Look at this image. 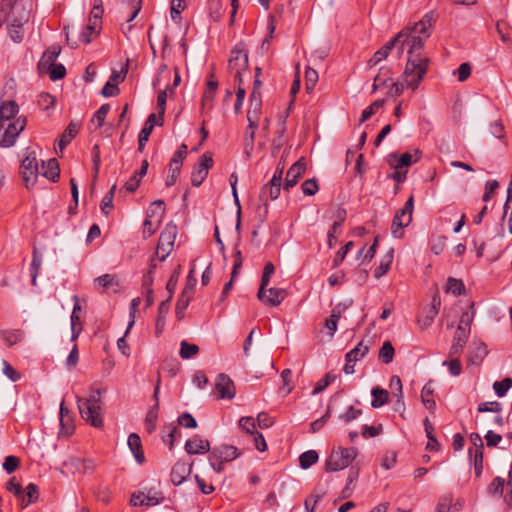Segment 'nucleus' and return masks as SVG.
Segmentation results:
<instances>
[{"label": "nucleus", "instance_id": "40", "mask_svg": "<svg viewBox=\"0 0 512 512\" xmlns=\"http://www.w3.org/2000/svg\"><path fill=\"white\" fill-rule=\"evenodd\" d=\"M274 272H275V266L273 265V263H271V262L266 263L264 266L260 287H259V290L257 293L258 299H262L263 291H266V287L268 286V284L270 282V278L274 274Z\"/></svg>", "mask_w": 512, "mask_h": 512}, {"label": "nucleus", "instance_id": "37", "mask_svg": "<svg viewBox=\"0 0 512 512\" xmlns=\"http://www.w3.org/2000/svg\"><path fill=\"white\" fill-rule=\"evenodd\" d=\"M372 401L371 406L373 408H380L388 402L389 393L387 390L381 387H373L371 390Z\"/></svg>", "mask_w": 512, "mask_h": 512}, {"label": "nucleus", "instance_id": "39", "mask_svg": "<svg viewBox=\"0 0 512 512\" xmlns=\"http://www.w3.org/2000/svg\"><path fill=\"white\" fill-rule=\"evenodd\" d=\"M470 461L473 463L476 478H480L483 472V451L469 449Z\"/></svg>", "mask_w": 512, "mask_h": 512}, {"label": "nucleus", "instance_id": "1", "mask_svg": "<svg viewBox=\"0 0 512 512\" xmlns=\"http://www.w3.org/2000/svg\"><path fill=\"white\" fill-rule=\"evenodd\" d=\"M101 397L102 390L92 388L87 398L77 396L76 401L82 419L95 428L103 426V418L101 415Z\"/></svg>", "mask_w": 512, "mask_h": 512}, {"label": "nucleus", "instance_id": "61", "mask_svg": "<svg viewBox=\"0 0 512 512\" xmlns=\"http://www.w3.org/2000/svg\"><path fill=\"white\" fill-rule=\"evenodd\" d=\"M261 112V106L251 105L247 112V120L250 123V128H258V119Z\"/></svg>", "mask_w": 512, "mask_h": 512}, {"label": "nucleus", "instance_id": "22", "mask_svg": "<svg viewBox=\"0 0 512 512\" xmlns=\"http://www.w3.org/2000/svg\"><path fill=\"white\" fill-rule=\"evenodd\" d=\"M60 54V48L56 46L49 47L42 55L38 62V70L40 73H46L56 63V59Z\"/></svg>", "mask_w": 512, "mask_h": 512}, {"label": "nucleus", "instance_id": "3", "mask_svg": "<svg viewBox=\"0 0 512 512\" xmlns=\"http://www.w3.org/2000/svg\"><path fill=\"white\" fill-rule=\"evenodd\" d=\"M248 69V53L242 44L236 45L228 60V71L234 78V84H242V73Z\"/></svg>", "mask_w": 512, "mask_h": 512}, {"label": "nucleus", "instance_id": "47", "mask_svg": "<svg viewBox=\"0 0 512 512\" xmlns=\"http://www.w3.org/2000/svg\"><path fill=\"white\" fill-rule=\"evenodd\" d=\"M384 104V99H378L371 103L366 109L363 110L360 118V124L370 119L380 108L384 106Z\"/></svg>", "mask_w": 512, "mask_h": 512}, {"label": "nucleus", "instance_id": "16", "mask_svg": "<svg viewBox=\"0 0 512 512\" xmlns=\"http://www.w3.org/2000/svg\"><path fill=\"white\" fill-rule=\"evenodd\" d=\"M185 451L190 455H203L210 452V442L195 434L188 439L184 446Z\"/></svg>", "mask_w": 512, "mask_h": 512}, {"label": "nucleus", "instance_id": "12", "mask_svg": "<svg viewBox=\"0 0 512 512\" xmlns=\"http://www.w3.org/2000/svg\"><path fill=\"white\" fill-rule=\"evenodd\" d=\"M213 163V157L210 152H205L200 157L199 162L193 167L191 173V184L193 186L199 187L203 183Z\"/></svg>", "mask_w": 512, "mask_h": 512}, {"label": "nucleus", "instance_id": "53", "mask_svg": "<svg viewBox=\"0 0 512 512\" xmlns=\"http://www.w3.org/2000/svg\"><path fill=\"white\" fill-rule=\"evenodd\" d=\"M512 387V378L506 377L501 381H495L493 389L498 397H504L507 391Z\"/></svg>", "mask_w": 512, "mask_h": 512}, {"label": "nucleus", "instance_id": "56", "mask_svg": "<svg viewBox=\"0 0 512 512\" xmlns=\"http://www.w3.org/2000/svg\"><path fill=\"white\" fill-rule=\"evenodd\" d=\"M505 480L502 477H495L489 484L487 491L492 496H501L504 489Z\"/></svg>", "mask_w": 512, "mask_h": 512}, {"label": "nucleus", "instance_id": "14", "mask_svg": "<svg viewBox=\"0 0 512 512\" xmlns=\"http://www.w3.org/2000/svg\"><path fill=\"white\" fill-rule=\"evenodd\" d=\"M215 389L220 399H233L236 395V388L233 380L225 373L216 377Z\"/></svg>", "mask_w": 512, "mask_h": 512}, {"label": "nucleus", "instance_id": "11", "mask_svg": "<svg viewBox=\"0 0 512 512\" xmlns=\"http://www.w3.org/2000/svg\"><path fill=\"white\" fill-rule=\"evenodd\" d=\"M27 124L26 117L19 116L12 123H10L4 131V134L0 140L1 148L12 147L19 134L25 129Z\"/></svg>", "mask_w": 512, "mask_h": 512}, {"label": "nucleus", "instance_id": "24", "mask_svg": "<svg viewBox=\"0 0 512 512\" xmlns=\"http://www.w3.org/2000/svg\"><path fill=\"white\" fill-rule=\"evenodd\" d=\"M441 305V299L438 294H434L430 303V306L425 312V317L422 321V328H426L431 325L436 315L439 313Z\"/></svg>", "mask_w": 512, "mask_h": 512}, {"label": "nucleus", "instance_id": "48", "mask_svg": "<svg viewBox=\"0 0 512 512\" xmlns=\"http://www.w3.org/2000/svg\"><path fill=\"white\" fill-rule=\"evenodd\" d=\"M393 260V250L389 251L382 259L379 266L374 271L375 278H380L385 275L390 269Z\"/></svg>", "mask_w": 512, "mask_h": 512}, {"label": "nucleus", "instance_id": "35", "mask_svg": "<svg viewBox=\"0 0 512 512\" xmlns=\"http://www.w3.org/2000/svg\"><path fill=\"white\" fill-rule=\"evenodd\" d=\"M393 49V42L388 41L384 46L378 49L374 55L369 59L368 65L369 67H374L378 65L381 61L386 59L390 52Z\"/></svg>", "mask_w": 512, "mask_h": 512}, {"label": "nucleus", "instance_id": "5", "mask_svg": "<svg viewBox=\"0 0 512 512\" xmlns=\"http://www.w3.org/2000/svg\"><path fill=\"white\" fill-rule=\"evenodd\" d=\"M356 456L357 449L354 447L333 450L326 461L325 470L327 472L343 470L349 466Z\"/></svg>", "mask_w": 512, "mask_h": 512}, {"label": "nucleus", "instance_id": "32", "mask_svg": "<svg viewBox=\"0 0 512 512\" xmlns=\"http://www.w3.org/2000/svg\"><path fill=\"white\" fill-rule=\"evenodd\" d=\"M370 349L369 343H365L364 341H360L355 348L350 350L346 355L345 359L347 362H357L361 360Z\"/></svg>", "mask_w": 512, "mask_h": 512}, {"label": "nucleus", "instance_id": "30", "mask_svg": "<svg viewBox=\"0 0 512 512\" xmlns=\"http://www.w3.org/2000/svg\"><path fill=\"white\" fill-rule=\"evenodd\" d=\"M434 392L435 388L433 381H429L426 385H424L421 391V401L423 405L429 410H434L436 407Z\"/></svg>", "mask_w": 512, "mask_h": 512}, {"label": "nucleus", "instance_id": "33", "mask_svg": "<svg viewBox=\"0 0 512 512\" xmlns=\"http://www.w3.org/2000/svg\"><path fill=\"white\" fill-rule=\"evenodd\" d=\"M0 337L8 347H12L23 340L24 332L20 329L1 330Z\"/></svg>", "mask_w": 512, "mask_h": 512}, {"label": "nucleus", "instance_id": "36", "mask_svg": "<svg viewBox=\"0 0 512 512\" xmlns=\"http://www.w3.org/2000/svg\"><path fill=\"white\" fill-rule=\"evenodd\" d=\"M424 429H425V432H426V436L429 439V441H428V443L426 445V450H428V451H438L439 448H440V444H439V442L437 441V439L435 437L434 427H433L432 423L430 422V420L428 419V417H426L424 419Z\"/></svg>", "mask_w": 512, "mask_h": 512}, {"label": "nucleus", "instance_id": "6", "mask_svg": "<svg viewBox=\"0 0 512 512\" xmlns=\"http://www.w3.org/2000/svg\"><path fill=\"white\" fill-rule=\"evenodd\" d=\"M414 210V197L411 195L404 206L395 214L392 225L391 233L395 238H402L404 235V228L409 226L412 221Z\"/></svg>", "mask_w": 512, "mask_h": 512}, {"label": "nucleus", "instance_id": "38", "mask_svg": "<svg viewBox=\"0 0 512 512\" xmlns=\"http://www.w3.org/2000/svg\"><path fill=\"white\" fill-rule=\"evenodd\" d=\"M191 300V296L188 295V287H185L180 297L177 300L175 307V314L178 320L184 317L185 310L187 309Z\"/></svg>", "mask_w": 512, "mask_h": 512}, {"label": "nucleus", "instance_id": "46", "mask_svg": "<svg viewBox=\"0 0 512 512\" xmlns=\"http://www.w3.org/2000/svg\"><path fill=\"white\" fill-rule=\"evenodd\" d=\"M42 265V258L37 252L36 248L33 250V257L30 267V273H31V283L33 286H36V280L40 271Z\"/></svg>", "mask_w": 512, "mask_h": 512}, {"label": "nucleus", "instance_id": "41", "mask_svg": "<svg viewBox=\"0 0 512 512\" xmlns=\"http://www.w3.org/2000/svg\"><path fill=\"white\" fill-rule=\"evenodd\" d=\"M165 429H167V433L163 431L162 441L172 450L176 439L181 436V431L178 426L172 424L166 426Z\"/></svg>", "mask_w": 512, "mask_h": 512}, {"label": "nucleus", "instance_id": "60", "mask_svg": "<svg viewBox=\"0 0 512 512\" xmlns=\"http://www.w3.org/2000/svg\"><path fill=\"white\" fill-rule=\"evenodd\" d=\"M239 427L246 433L253 435L256 433V422L253 417H241L238 421Z\"/></svg>", "mask_w": 512, "mask_h": 512}, {"label": "nucleus", "instance_id": "54", "mask_svg": "<svg viewBox=\"0 0 512 512\" xmlns=\"http://www.w3.org/2000/svg\"><path fill=\"white\" fill-rule=\"evenodd\" d=\"M115 191H116V185H113L111 187V189L105 194V196L103 197V199L101 201L100 208H101V211L105 215H108L110 212V209L113 207V198H114Z\"/></svg>", "mask_w": 512, "mask_h": 512}, {"label": "nucleus", "instance_id": "27", "mask_svg": "<svg viewBox=\"0 0 512 512\" xmlns=\"http://www.w3.org/2000/svg\"><path fill=\"white\" fill-rule=\"evenodd\" d=\"M170 301H171V295L166 300L162 301L159 304L158 314H157V319H156V326H155L157 336H159L164 329L166 315L168 314V311L170 308Z\"/></svg>", "mask_w": 512, "mask_h": 512}, {"label": "nucleus", "instance_id": "13", "mask_svg": "<svg viewBox=\"0 0 512 512\" xmlns=\"http://www.w3.org/2000/svg\"><path fill=\"white\" fill-rule=\"evenodd\" d=\"M437 19L438 14L435 11H430L418 21V50L422 48L423 41L430 37Z\"/></svg>", "mask_w": 512, "mask_h": 512}, {"label": "nucleus", "instance_id": "57", "mask_svg": "<svg viewBox=\"0 0 512 512\" xmlns=\"http://www.w3.org/2000/svg\"><path fill=\"white\" fill-rule=\"evenodd\" d=\"M181 167V164H174V162L170 161L168 176L165 182L167 187L173 186L176 183V180L181 171Z\"/></svg>", "mask_w": 512, "mask_h": 512}, {"label": "nucleus", "instance_id": "17", "mask_svg": "<svg viewBox=\"0 0 512 512\" xmlns=\"http://www.w3.org/2000/svg\"><path fill=\"white\" fill-rule=\"evenodd\" d=\"M193 468V462L186 463L185 461H177L171 470V482L175 486L181 485L191 474Z\"/></svg>", "mask_w": 512, "mask_h": 512}, {"label": "nucleus", "instance_id": "55", "mask_svg": "<svg viewBox=\"0 0 512 512\" xmlns=\"http://www.w3.org/2000/svg\"><path fill=\"white\" fill-rule=\"evenodd\" d=\"M360 415H362V410L357 409L353 406H349L347 410L339 415V420H341L344 424H348L354 420H356Z\"/></svg>", "mask_w": 512, "mask_h": 512}, {"label": "nucleus", "instance_id": "31", "mask_svg": "<svg viewBox=\"0 0 512 512\" xmlns=\"http://www.w3.org/2000/svg\"><path fill=\"white\" fill-rule=\"evenodd\" d=\"M101 28V24L98 23V20H88V24L79 34V41L83 43H90L92 41L93 35L98 34Z\"/></svg>", "mask_w": 512, "mask_h": 512}, {"label": "nucleus", "instance_id": "25", "mask_svg": "<svg viewBox=\"0 0 512 512\" xmlns=\"http://www.w3.org/2000/svg\"><path fill=\"white\" fill-rule=\"evenodd\" d=\"M128 446H129L131 452L133 453L136 461L139 464H142L145 461V456H144V453L142 450L141 439L138 434L131 433L128 436Z\"/></svg>", "mask_w": 512, "mask_h": 512}, {"label": "nucleus", "instance_id": "7", "mask_svg": "<svg viewBox=\"0 0 512 512\" xmlns=\"http://www.w3.org/2000/svg\"><path fill=\"white\" fill-rule=\"evenodd\" d=\"M405 88L416 89V60H409L401 77L392 84L389 96H399Z\"/></svg>", "mask_w": 512, "mask_h": 512}, {"label": "nucleus", "instance_id": "15", "mask_svg": "<svg viewBox=\"0 0 512 512\" xmlns=\"http://www.w3.org/2000/svg\"><path fill=\"white\" fill-rule=\"evenodd\" d=\"M306 170V160L304 157L296 161L287 171L285 183L283 185L284 191H289L290 188L294 187L298 180L302 177Z\"/></svg>", "mask_w": 512, "mask_h": 512}, {"label": "nucleus", "instance_id": "62", "mask_svg": "<svg viewBox=\"0 0 512 512\" xmlns=\"http://www.w3.org/2000/svg\"><path fill=\"white\" fill-rule=\"evenodd\" d=\"M301 189L305 195H315L319 190L317 180L315 178L305 180L301 185Z\"/></svg>", "mask_w": 512, "mask_h": 512}, {"label": "nucleus", "instance_id": "28", "mask_svg": "<svg viewBox=\"0 0 512 512\" xmlns=\"http://www.w3.org/2000/svg\"><path fill=\"white\" fill-rule=\"evenodd\" d=\"M19 112V106L15 101H2L0 105V122L13 119Z\"/></svg>", "mask_w": 512, "mask_h": 512}, {"label": "nucleus", "instance_id": "59", "mask_svg": "<svg viewBox=\"0 0 512 512\" xmlns=\"http://www.w3.org/2000/svg\"><path fill=\"white\" fill-rule=\"evenodd\" d=\"M262 82L259 79H255L253 90L249 97V103L251 105L262 106V100H261V89Z\"/></svg>", "mask_w": 512, "mask_h": 512}, {"label": "nucleus", "instance_id": "20", "mask_svg": "<svg viewBox=\"0 0 512 512\" xmlns=\"http://www.w3.org/2000/svg\"><path fill=\"white\" fill-rule=\"evenodd\" d=\"M281 186H282V183L274 182V181L270 180L266 185H264L262 187L259 197H260V200L264 204L265 213H267V209H268L267 200L268 199L276 200L280 195Z\"/></svg>", "mask_w": 512, "mask_h": 512}, {"label": "nucleus", "instance_id": "50", "mask_svg": "<svg viewBox=\"0 0 512 512\" xmlns=\"http://www.w3.org/2000/svg\"><path fill=\"white\" fill-rule=\"evenodd\" d=\"M199 352V347L195 344H190L187 341H182L180 344V357L182 359H191Z\"/></svg>", "mask_w": 512, "mask_h": 512}, {"label": "nucleus", "instance_id": "29", "mask_svg": "<svg viewBox=\"0 0 512 512\" xmlns=\"http://www.w3.org/2000/svg\"><path fill=\"white\" fill-rule=\"evenodd\" d=\"M42 175L53 182L58 181L60 169L57 159L51 158L47 162H42Z\"/></svg>", "mask_w": 512, "mask_h": 512}, {"label": "nucleus", "instance_id": "52", "mask_svg": "<svg viewBox=\"0 0 512 512\" xmlns=\"http://www.w3.org/2000/svg\"><path fill=\"white\" fill-rule=\"evenodd\" d=\"M447 292L459 296L465 292V285L462 280L450 277L447 281Z\"/></svg>", "mask_w": 512, "mask_h": 512}, {"label": "nucleus", "instance_id": "19", "mask_svg": "<svg viewBox=\"0 0 512 512\" xmlns=\"http://www.w3.org/2000/svg\"><path fill=\"white\" fill-rule=\"evenodd\" d=\"M211 457L213 459L221 460V462H230L240 456V452L237 447L233 445H220L214 447L211 451Z\"/></svg>", "mask_w": 512, "mask_h": 512}, {"label": "nucleus", "instance_id": "10", "mask_svg": "<svg viewBox=\"0 0 512 512\" xmlns=\"http://www.w3.org/2000/svg\"><path fill=\"white\" fill-rule=\"evenodd\" d=\"M20 173L25 187L31 189L37 182L38 163L34 152L29 153L21 162Z\"/></svg>", "mask_w": 512, "mask_h": 512}, {"label": "nucleus", "instance_id": "45", "mask_svg": "<svg viewBox=\"0 0 512 512\" xmlns=\"http://www.w3.org/2000/svg\"><path fill=\"white\" fill-rule=\"evenodd\" d=\"M318 453L315 450H308L299 457L300 467L308 469L318 461Z\"/></svg>", "mask_w": 512, "mask_h": 512}, {"label": "nucleus", "instance_id": "26", "mask_svg": "<svg viewBox=\"0 0 512 512\" xmlns=\"http://www.w3.org/2000/svg\"><path fill=\"white\" fill-rule=\"evenodd\" d=\"M39 498V488L34 483H29L25 490H23V496H20L21 508L24 509L28 505L35 503Z\"/></svg>", "mask_w": 512, "mask_h": 512}, {"label": "nucleus", "instance_id": "49", "mask_svg": "<svg viewBox=\"0 0 512 512\" xmlns=\"http://www.w3.org/2000/svg\"><path fill=\"white\" fill-rule=\"evenodd\" d=\"M165 212V203L163 200H156L154 201L148 211H147V218H154L156 217L157 218V221L159 222L160 221V218L162 217V215L164 214Z\"/></svg>", "mask_w": 512, "mask_h": 512}, {"label": "nucleus", "instance_id": "43", "mask_svg": "<svg viewBox=\"0 0 512 512\" xmlns=\"http://www.w3.org/2000/svg\"><path fill=\"white\" fill-rule=\"evenodd\" d=\"M144 498L139 502V505L155 506L160 504L164 500L162 492L154 489H149L147 494L144 493Z\"/></svg>", "mask_w": 512, "mask_h": 512}, {"label": "nucleus", "instance_id": "64", "mask_svg": "<svg viewBox=\"0 0 512 512\" xmlns=\"http://www.w3.org/2000/svg\"><path fill=\"white\" fill-rule=\"evenodd\" d=\"M38 105L41 109L43 110H48L50 109L51 107L54 106L55 104V98L49 94V93H46V92H42L39 96H38Z\"/></svg>", "mask_w": 512, "mask_h": 512}, {"label": "nucleus", "instance_id": "2", "mask_svg": "<svg viewBox=\"0 0 512 512\" xmlns=\"http://www.w3.org/2000/svg\"><path fill=\"white\" fill-rule=\"evenodd\" d=\"M29 12L19 0H2L0 2V28L4 23L6 27L12 24L27 23Z\"/></svg>", "mask_w": 512, "mask_h": 512}, {"label": "nucleus", "instance_id": "42", "mask_svg": "<svg viewBox=\"0 0 512 512\" xmlns=\"http://www.w3.org/2000/svg\"><path fill=\"white\" fill-rule=\"evenodd\" d=\"M395 349L390 341H385L378 353V359L384 364H389L393 361Z\"/></svg>", "mask_w": 512, "mask_h": 512}, {"label": "nucleus", "instance_id": "63", "mask_svg": "<svg viewBox=\"0 0 512 512\" xmlns=\"http://www.w3.org/2000/svg\"><path fill=\"white\" fill-rule=\"evenodd\" d=\"M177 422L180 426H183L185 428L194 429L197 427L196 419L189 412L182 413L178 417Z\"/></svg>", "mask_w": 512, "mask_h": 512}, {"label": "nucleus", "instance_id": "8", "mask_svg": "<svg viewBox=\"0 0 512 512\" xmlns=\"http://www.w3.org/2000/svg\"><path fill=\"white\" fill-rule=\"evenodd\" d=\"M388 164L394 170L392 173L388 174V178L395 180L397 183H402L406 179V174L408 172V168L412 164V156L409 153H404L400 157L391 153L388 155Z\"/></svg>", "mask_w": 512, "mask_h": 512}, {"label": "nucleus", "instance_id": "34", "mask_svg": "<svg viewBox=\"0 0 512 512\" xmlns=\"http://www.w3.org/2000/svg\"><path fill=\"white\" fill-rule=\"evenodd\" d=\"M79 131V125L75 122H70L65 131L62 133L58 146L62 151L77 135Z\"/></svg>", "mask_w": 512, "mask_h": 512}, {"label": "nucleus", "instance_id": "21", "mask_svg": "<svg viewBox=\"0 0 512 512\" xmlns=\"http://www.w3.org/2000/svg\"><path fill=\"white\" fill-rule=\"evenodd\" d=\"M470 333L467 330L457 327L453 337V343L450 347L449 355L456 357L460 355L467 343Z\"/></svg>", "mask_w": 512, "mask_h": 512}, {"label": "nucleus", "instance_id": "18", "mask_svg": "<svg viewBox=\"0 0 512 512\" xmlns=\"http://www.w3.org/2000/svg\"><path fill=\"white\" fill-rule=\"evenodd\" d=\"M159 390H160V378L157 380V385L154 390L153 398L155 400V404L148 410L145 417V429L149 434H152L156 429V422L158 419V409H159Z\"/></svg>", "mask_w": 512, "mask_h": 512}, {"label": "nucleus", "instance_id": "44", "mask_svg": "<svg viewBox=\"0 0 512 512\" xmlns=\"http://www.w3.org/2000/svg\"><path fill=\"white\" fill-rule=\"evenodd\" d=\"M24 24L25 23H17L12 24L11 27H6L7 33L10 39L15 43H21L24 39Z\"/></svg>", "mask_w": 512, "mask_h": 512}, {"label": "nucleus", "instance_id": "58", "mask_svg": "<svg viewBox=\"0 0 512 512\" xmlns=\"http://www.w3.org/2000/svg\"><path fill=\"white\" fill-rule=\"evenodd\" d=\"M336 375L327 373L322 379H320L315 388L312 391V395H317L324 391L333 381L336 379Z\"/></svg>", "mask_w": 512, "mask_h": 512}, {"label": "nucleus", "instance_id": "51", "mask_svg": "<svg viewBox=\"0 0 512 512\" xmlns=\"http://www.w3.org/2000/svg\"><path fill=\"white\" fill-rule=\"evenodd\" d=\"M318 73L315 69L307 67L305 70V88L308 93L312 92L318 82Z\"/></svg>", "mask_w": 512, "mask_h": 512}, {"label": "nucleus", "instance_id": "23", "mask_svg": "<svg viewBox=\"0 0 512 512\" xmlns=\"http://www.w3.org/2000/svg\"><path fill=\"white\" fill-rule=\"evenodd\" d=\"M286 297L285 289L281 288H267L263 291L262 299H259L265 305L279 306Z\"/></svg>", "mask_w": 512, "mask_h": 512}, {"label": "nucleus", "instance_id": "4", "mask_svg": "<svg viewBox=\"0 0 512 512\" xmlns=\"http://www.w3.org/2000/svg\"><path fill=\"white\" fill-rule=\"evenodd\" d=\"M416 24L407 29L400 31L390 41L393 42V49L397 50V54L401 56L407 52V62L414 59V49L416 48Z\"/></svg>", "mask_w": 512, "mask_h": 512}, {"label": "nucleus", "instance_id": "9", "mask_svg": "<svg viewBox=\"0 0 512 512\" xmlns=\"http://www.w3.org/2000/svg\"><path fill=\"white\" fill-rule=\"evenodd\" d=\"M177 235V226L174 224H167L160 234L158 245L156 248L155 256L164 261L173 250L174 241Z\"/></svg>", "mask_w": 512, "mask_h": 512}]
</instances>
